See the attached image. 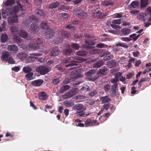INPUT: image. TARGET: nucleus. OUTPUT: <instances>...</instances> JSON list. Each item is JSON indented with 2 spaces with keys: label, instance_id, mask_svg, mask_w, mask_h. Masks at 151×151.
Instances as JSON below:
<instances>
[{
  "label": "nucleus",
  "instance_id": "nucleus-16",
  "mask_svg": "<svg viewBox=\"0 0 151 151\" xmlns=\"http://www.w3.org/2000/svg\"><path fill=\"white\" fill-rule=\"evenodd\" d=\"M60 50L59 48L58 47H55L52 48L50 55L51 56H56L58 54Z\"/></svg>",
  "mask_w": 151,
  "mask_h": 151
},
{
  "label": "nucleus",
  "instance_id": "nucleus-64",
  "mask_svg": "<svg viewBox=\"0 0 151 151\" xmlns=\"http://www.w3.org/2000/svg\"><path fill=\"white\" fill-rule=\"evenodd\" d=\"M20 70L19 67L18 66H15L12 68V70L16 72H17L19 71Z\"/></svg>",
  "mask_w": 151,
  "mask_h": 151
},
{
  "label": "nucleus",
  "instance_id": "nucleus-37",
  "mask_svg": "<svg viewBox=\"0 0 151 151\" xmlns=\"http://www.w3.org/2000/svg\"><path fill=\"white\" fill-rule=\"evenodd\" d=\"M73 93H72L71 91H70L65 94L63 96L65 98L69 99L74 96Z\"/></svg>",
  "mask_w": 151,
  "mask_h": 151
},
{
  "label": "nucleus",
  "instance_id": "nucleus-43",
  "mask_svg": "<svg viewBox=\"0 0 151 151\" xmlns=\"http://www.w3.org/2000/svg\"><path fill=\"white\" fill-rule=\"evenodd\" d=\"M37 27H38L37 25L34 24H32L30 25L29 29L32 32L35 31H37Z\"/></svg>",
  "mask_w": 151,
  "mask_h": 151
},
{
  "label": "nucleus",
  "instance_id": "nucleus-18",
  "mask_svg": "<svg viewBox=\"0 0 151 151\" xmlns=\"http://www.w3.org/2000/svg\"><path fill=\"white\" fill-rule=\"evenodd\" d=\"M18 33L20 36L24 38L28 37L27 32L24 30H20L18 31Z\"/></svg>",
  "mask_w": 151,
  "mask_h": 151
},
{
  "label": "nucleus",
  "instance_id": "nucleus-24",
  "mask_svg": "<svg viewBox=\"0 0 151 151\" xmlns=\"http://www.w3.org/2000/svg\"><path fill=\"white\" fill-rule=\"evenodd\" d=\"M8 36L6 34H2L0 40L1 42L4 43L8 40Z\"/></svg>",
  "mask_w": 151,
  "mask_h": 151
},
{
  "label": "nucleus",
  "instance_id": "nucleus-28",
  "mask_svg": "<svg viewBox=\"0 0 151 151\" xmlns=\"http://www.w3.org/2000/svg\"><path fill=\"white\" fill-rule=\"evenodd\" d=\"M70 86L68 85H65L60 88V92L63 93L64 92L68 90L70 88Z\"/></svg>",
  "mask_w": 151,
  "mask_h": 151
},
{
  "label": "nucleus",
  "instance_id": "nucleus-11",
  "mask_svg": "<svg viewBox=\"0 0 151 151\" xmlns=\"http://www.w3.org/2000/svg\"><path fill=\"white\" fill-rule=\"evenodd\" d=\"M17 5H14L13 6L12 9L13 13H14L16 14L18 13L19 9H22V6L20 3L17 2Z\"/></svg>",
  "mask_w": 151,
  "mask_h": 151
},
{
  "label": "nucleus",
  "instance_id": "nucleus-44",
  "mask_svg": "<svg viewBox=\"0 0 151 151\" xmlns=\"http://www.w3.org/2000/svg\"><path fill=\"white\" fill-rule=\"evenodd\" d=\"M27 47L30 50H33L38 49L39 47L37 46H35L29 44L27 46Z\"/></svg>",
  "mask_w": 151,
  "mask_h": 151
},
{
  "label": "nucleus",
  "instance_id": "nucleus-17",
  "mask_svg": "<svg viewBox=\"0 0 151 151\" xmlns=\"http://www.w3.org/2000/svg\"><path fill=\"white\" fill-rule=\"evenodd\" d=\"M78 70H79V69H78L77 68H75L73 70L72 72L70 74V75L71 76H74L73 77H71V78L72 79H76L77 78V75L78 73Z\"/></svg>",
  "mask_w": 151,
  "mask_h": 151
},
{
  "label": "nucleus",
  "instance_id": "nucleus-60",
  "mask_svg": "<svg viewBox=\"0 0 151 151\" xmlns=\"http://www.w3.org/2000/svg\"><path fill=\"white\" fill-rule=\"evenodd\" d=\"M60 82V81L59 80V79L58 78H56L54 79H53L52 83L54 85H56L59 83Z\"/></svg>",
  "mask_w": 151,
  "mask_h": 151
},
{
  "label": "nucleus",
  "instance_id": "nucleus-56",
  "mask_svg": "<svg viewBox=\"0 0 151 151\" xmlns=\"http://www.w3.org/2000/svg\"><path fill=\"white\" fill-rule=\"evenodd\" d=\"M110 25L112 28L114 29H119L121 28L119 26L116 25V24H114L112 23L111 24H110Z\"/></svg>",
  "mask_w": 151,
  "mask_h": 151
},
{
  "label": "nucleus",
  "instance_id": "nucleus-55",
  "mask_svg": "<svg viewBox=\"0 0 151 151\" xmlns=\"http://www.w3.org/2000/svg\"><path fill=\"white\" fill-rule=\"evenodd\" d=\"M73 52V50L71 48H68L66 49L65 51V54L66 55H69Z\"/></svg>",
  "mask_w": 151,
  "mask_h": 151
},
{
  "label": "nucleus",
  "instance_id": "nucleus-30",
  "mask_svg": "<svg viewBox=\"0 0 151 151\" xmlns=\"http://www.w3.org/2000/svg\"><path fill=\"white\" fill-rule=\"evenodd\" d=\"M60 5V3L58 2L52 3L50 4L49 6L50 9H53L57 8Z\"/></svg>",
  "mask_w": 151,
  "mask_h": 151
},
{
  "label": "nucleus",
  "instance_id": "nucleus-10",
  "mask_svg": "<svg viewBox=\"0 0 151 151\" xmlns=\"http://www.w3.org/2000/svg\"><path fill=\"white\" fill-rule=\"evenodd\" d=\"M8 50L10 51H12L14 53H17L18 50V46L15 45H8Z\"/></svg>",
  "mask_w": 151,
  "mask_h": 151
},
{
  "label": "nucleus",
  "instance_id": "nucleus-40",
  "mask_svg": "<svg viewBox=\"0 0 151 151\" xmlns=\"http://www.w3.org/2000/svg\"><path fill=\"white\" fill-rule=\"evenodd\" d=\"M18 28L14 26H12L10 27V31L13 34H14L18 32Z\"/></svg>",
  "mask_w": 151,
  "mask_h": 151
},
{
  "label": "nucleus",
  "instance_id": "nucleus-1",
  "mask_svg": "<svg viewBox=\"0 0 151 151\" xmlns=\"http://www.w3.org/2000/svg\"><path fill=\"white\" fill-rule=\"evenodd\" d=\"M1 59L2 61L8 62L10 64H14L15 63V61L12 57L9 52L7 51L2 52Z\"/></svg>",
  "mask_w": 151,
  "mask_h": 151
},
{
  "label": "nucleus",
  "instance_id": "nucleus-51",
  "mask_svg": "<svg viewBox=\"0 0 151 151\" xmlns=\"http://www.w3.org/2000/svg\"><path fill=\"white\" fill-rule=\"evenodd\" d=\"M71 46L73 48L76 50H78L80 47V46L78 44L74 43H73L71 45Z\"/></svg>",
  "mask_w": 151,
  "mask_h": 151
},
{
  "label": "nucleus",
  "instance_id": "nucleus-42",
  "mask_svg": "<svg viewBox=\"0 0 151 151\" xmlns=\"http://www.w3.org/2000/svg\"><path fill=\"white\" fill-rule=\"evenodd\" d=\"M36 58L33 57L29 56L26 59V62L27 63H30L35 61Z\"/></svg>",
  "mask_w": 151,
  "mask_h": 151
},
{
  "label": "nucleus",
  "instance_id": "nucleus-58",
  "mask_svg": "<svg viewBox=\"0 0 151 151\" xmlns=\"http://www.w3.org/2000/svg\"><path fill=\"white\" fill-rule=\"evenodd\" d=\"M107 46L102 43H99L97 45L96 47L98 48H102L107 47Z\"/></svg>",
  "mask_w": 151,
  "mask_h": 151
},
{
  "label": "nucleus",
  "instance_id": "nucleus-9",
  "mask_svg": "<svg viewBox=\"0 0 151 151\" xmlns=\"http://www.w3.org/2000/svg\"><path fill=\"white\" fill-rule=\"evenodd\" d=\"M45 32V36L47 38H50L52 37L55 34L54 30L49 28Z\"/></svg>",
  "mask_w": 151,
  "mask_h": 151
},
{
  "label": "nucleus",
  "instance_id": "nucleus-57",
  "mask_svg": "<svg viewBox=\"0 0 151 151\" xmlns=\"http://www.w3.org/2000/svg\"><path fill=\"white\" fill-rule=\"evenodd\" d=\"M112 23L115 24H119L121 23V20L120 19H114L112 21Z\"/></svg>",
  "mask_w": 151,
  "mask_h": 151
},
{
  "label": "nucleus",
  "instance_id": "nucleus-53",
  "mask_svg": "<svg viewBox=\"0 0 151 151\" xmlns=\"http://www.w3.org/2000/svg\"><path fill=\"white\" fill-rule=\"evenodd\" d=\"M61 18H63V20H66L68 16V14L65 13H61Z\"/></svg>",
  "mask_w": 151,
  "mask_h": 151
},
{
  "label": "nucleus",
  "instance_id": "nucleus-12",
  "mask_svg": "<svg viewBox=\"0 0 151 151\" xmlns=\"http://www.w3.org/2000/svg\"><path fill=\"white\" fill-rule=\"evenodd\" d=\"M44 81L41 79H39L32 81V84L35 86H39L41 85L43 83Z\"/></svg>",
  "mask_w": 151,
  "mask_h": 151
},
{
  "label": "nucleus",
  "instance_id": "nucleus-62",
  "mask_svg": "<svg viewBox=\"0 0 151 151\" xmlns=\"http://www.w3.org/2000/svg\"><path fill=\"white\" fill-rule=\"evenodd\" d=\"M74 58L75 59L80 61H85V58L78 56L74 57Z\"/></svg>",
  "mask_w": 151,
  "mask_h": 151
},
{
  "label": "nucleus",
  "instance_id": "nucleus-41",
  "mask_svg": "<svg viewBox=\"0 0 151 151\" xmlns=\"http://www.w3.org/2000/svg\"><path fill=\"white\" fill-rule=\"evenodd\" d=\"M76 54L79 56H84L87 55V52L84 51H77Z\"/></svg>",
  "mask_w": 151,
  "mask_h": 151
},
{
  "label": "nucleus",
  "instance_id": "nucleus-21",
  "mask_svg": "<svg viewBox=\"0 0 151 151\" xmlns=\"http://www.w3.org/2000/svg\"><path fill=\"white\" fill-rule=\"evenodd\" d=\"M104 63L103 61L102 60H100L93 64V67L94 68H99L103 66Z\"/></svg>",
  "mask_w": 151,
  "mask_h": 151
},
{
  "label": "nucleus",
  "instance_id": "nucleus-33",
  "mask_svg": "<svg viewBox=\"0 0 151 151\" xmlns=\"http://www.w3.org/2000/svg\"><path fill=\"white\" fill-rule=\"evenodd\" d=\"M22 70L24 73H31L32 71V68L29 66L24 67Z\"/></svg>",
  "mask_w": 151,
  "mask_h": 151
},
{
  "label": "nucleus",
  "instance_id": "nucleus-15",
  "mask_svg": "<svg viewBox=\"0 0 151 151\" xmlns=\"http://www.w3.org/2000/svg\"><path fill=\"white\" fill-rule=\"evenodd\" d=\"M107 69L104 66L99 69L98 73L101 75H105L107 74Z\"/></svg>",
  "mask_w": 151,
  "mask_h": 151
},
{
  "label": "nucleus",
  "instance_id": "nucleus-48",
  "mask_svg": "<svg viewBox=\"0 0 151 151\" xmlns=\"http://www.w3.org/2000/svg\"><path fill=\"white\" fill-rule=\"evenodd\" d=\"M136 35L137 34H133L130 35L129 36V37L130 38H133L132 39V40H133L134 41H135L137 40L140 35H137L136 36Z\"/></svg>",
  "mask_w": 151,
  "mask_h": 151
},
{
  "label": "nucleus",
  "instance_id": "nucleus-19",
  "mask_svg": "<svg viewBox=\"0 0 151 151\" xmlns=\"http://www.w3.org/2000/svg\"><path fill=\"white\" fill-rule=\"evenodd\" d=\"M35 12L42 18H43L45 17V14L41 9H37L35 10Z\"/></svg>",
  "mask_w": 151,
  "mask_h": 151
},
{
  "label": "nucleus",
  "instance_id": "nucleus-54",
  "mask_svg": "<svg viewBox=\"0 0 151 151\" xmlns=\"http://www.w3.org/2000/svg\"><path fill=\"white\" fill-rule=\"evenodd\" d=\"M36 42L37 43V46L39 47L40 45H41L42 44V42L41 39L39 38H37L36 40Z\"/></svg>",
  "mask_w": 151,
  "mask_h": 151
},
{
  "label": "nucleus",
  "instance_id": "nucleus-2",
  "mask_svg": "<svg viewBox=\"0 0 151 151\" xmlns=\"http://www.w3.org/2000/svg\"><path fill=\"white\" fill-rule=\"evenodd\" d=\"M63 62L65 64L68 63V65H65V67H66L78 65L77 62L75 60H74L73 58L72 57H69L64 59Z\"/></svg>",
  "mask_w": 151,
  "mask_h": 151
},
{
  "label": "nucleus",
  "instance_id": "nucleus-32",
  "mask_svg": "<svg viewBox=\"0 0 151 151\" xmlns=\"http://www.w3.org/2000/svg\"><path fill=\"white\" fill-rule=\"evenodd\" d=\"M116 64V62L113 60H110L107 63V65L108 67L110 68H111L114 67Z\"/></svg>",
  "mask_w": 151,
  "mask_h": 151
},
{
  "label": "nucleus",
  "instance_id": "nucleus-38",
  "mask_svg": "<svg viewBox=\"0 0 151 151\" xmlns=\"http://www.w3.org/2000/svg\"><path fill=\"white\" fill-rule=\"evenodd\" d=\"M34 73L31 72L29 73H27V74L25 75V78L27 80V81H30L33 79L32 76L33 75Z\"/></svg>",
  "mask_w": 151,
  "mask_h": 151
},
{
  "label": "nucleus",
  "instance_id": "nucleus-3",
  "mask_svg": "<svg viewBox=\"0 0 151 151\" xmlns=\"http://www.w3.org/2000/svg\"><path fill=\"white\" fill-rule=\"evenodd\" d=\"M36 69L41 75H45L49 71V68L48 67L44 66H41L37 67Z\"/></svg>",
  "mask_w": 151,
  "mask_h": 151
},
{
  "label": "nucleus",
  "instance_id": "nucleus-61",
  "mask_svg": "<svg viewBox=\"0 0 151 151\" xmlns=\"http://www.w3.org/2000/svg\"><path fill=\"white\" fill-rule=\"evenodd\" d=\"M110 105L111 104L110 103L105 104L103 106V107L104 109L106 110H107L109 108Z\"/></svg>",
  "mask_w": 151,
  "mask_h": 151
},
{
  "label": "nucleus",
  "instance_id": "nucleus-26",
  "mask_svg": "<svg viewBox=\"0 0 151 151\" xmlns=\"http://www.w3.org/2000/svg\"><path fill=\"white\" fill-rule=\"evenodd\" d=\"M101 5H104L106 6H112L114 5V3L111 1H109L106 0L102 1L101 2Z\"/></svg>",
  "mask_w": 151,
  "mask_h": 151
},
{
  "label": "nucleus",
  "instance_id": "nucleus-13",
  "mask_svg": "<svg viewBox=\"0 0 151 151\" xmlns=\"http://www.w3.org/2000/svg\"><path fill=\"white\" fill-rule=\"evenodd\" d=\"M27 56V54L26 53L21 52L18 53L17 55V58L21 60H23L25 59Z\"/></svg>",
  "mask_w": 151,
  "mask_h": 151
},
{
  "label": "nucleus",
  "instance_id": "nucleus-35",
  "mask_svg": "<svg viewBox=\"0 0 151 151\" xmlns=\"http://www.w3.org/2000/svg\"><path fill=\"white\" fill-rule=\"evenodd\" d=\"M83 106L82 104H77L73 107V109L74 110L80 111L83 109Z\"/></svg>",
  "mask_w": 151,
  "mask_h": 151
},
{
  "label": "nucleus",
  "instance_id": "nucleus-36",
  "mask_svg": "<svg viewBox=\"0 0 151 151\" xmlns=\"http://www.w3.org/2000/svg\"><path fill=\"white\" fill-rule=\"evenodd\" d=\"M103 89L106 93L109 92L111 89L110 85L108 84H104L103 86Z\"/></svg>",
  "mask_w": 151,
  "mask_h": 151
},
{
  "label": "nucleus",
  "instance_id": "nucleus-59",
  "mask_svg": "<svg viewBox=\"0 0 151 151\" xmlns=\"http://www.w3.org/2000/svg\"><path fill=\"white\" fill-rule=\"evenodd\" d=\"M85 123L86 127H88L89 126L90 124H91V120L90 119H88L86 120Z\"/></svg>",
  "mask_w": 151,
  "mask_h": 151
},
{
  "label": "nucleus",
  "instance_id": "nucleus-52",
  "mask_svg": "<svg viewBox=\"0 0 151 151\" xmlns=\"http://www.w3.org/2000/svg\"><path fill=\"white\" fill-rule=\"evenodd\" d=\"M84 42L86 44L90 45H94L96 44L95 42L89 40H86Z\"/></svg>",
  "mask_w": 151,
  "mask_h": 151
},
{
  "label": "nucleus",
  "instance_id": "nucleus-7",
  "mask_svg": "<svg viewBox=\"0 0 151 151\" xmlns=\"http://www.w3.org/2000/svg\"><path fill=\"white\" fill-rule=\"evenodd\" d=\"M118 88V83L113 84L111 86L110 95L113 97L115 96L116 94V91Z\"/></svg>",
  "mask_w": 151,
  "mask_h": 151
},
{
  "label": "nucleus",
  "instance_id": "nucleus-14",
  "mask_svg": "<svg viewBox=\"0 0 151 151\" xmlns=\"http://www.w3.org/2000/svg\"><path fill=\"white\" fill-rule=\"evenodd\" d=\"M94 14H96L97 17L99 19H103L104 16V14L100 10H96L93 13Z\"/></svg>",
  "mask_w": 151,
  "mask_h": 151
},
{
  "label": "nucleus",
  "instance_id": "nucleus-31",
  "mask_svg": "<svg viewBox=\"0 0 151 151\" xmlns=\"http://www.w3.org/2000/svg\"><path fill=\"white\" fill-rule=\"evenodd\" d=\"M40 27L42 29L47 30L49 28L46 22L45 21H43L41 23Z\"/></svg>",
  "mask_w": 151,
  "mask_h": 151
},
{
  "label": "nucleus",
  "instance_id": "nucleus-25",
  "mask_svg": "<svg viewBox=\"0 0 151 151\" xmlns=\"http://www.w3.org/2000/svg\"><path fill=\"white\" fill-rule=\"evenodd\" d=\"M13 40L15 42L17 43H20L22 41V39L16 35H14Z\"/></svg>",
  "mask_w": 151,
  "mask_h": 151
},
{
  "label": "nucleus",
  "instance_id": "nucleus-45",
  "mask_svg": "<svg viewBox=\"0 0 151 151\" xmlns=\"http://www.w3.org/2000/svg\"><path fill=\"white\" fill-rule=\"evenodd\" d=\"M64 105L67 107H70L73 106L74 104L71 101H65L63 102Z\"/></svg>",
  "mask_w": 151,
  "mask_h": 151
},
{
  "label": "nucleus",
  "instance_id": "nucleus-27",
  "mask_svg": "<svg viewBox=\"0 0 151 151\" xmlns=\"http://www.w3.org/2000/svg\"><path fill=\"white\" fill-rule=\"evenodd\" d=\"M78 116L85 117L89 115L90 114L89 113L85 114V112L82 111H77L76 113Z\"/></svg>",
  "mask_w": 151,
  "mask_h": 151
},
{
  "label": "nucleus",
  "instance_id": "nucleus-8",
  "mask_svg": "<svg viewBox=\"0 0 151 151\" xmlns=\"http://www.w3.org/2000/svg\"><path fill=\"white\" fill-rule=\"evenodd\" d=\"M102 55L105 56L103 58V60L104 61L109 60L113 57V55L108 51L104 52L102 54Z\"/></svg>",
  "mask_w": 151,
  "mask_h": 151
},
{
  "label": "nucleus",
  "instance_id": "nucleus-47",
  "mask_svg": "<svg viewBox=\"0 0 151 151\" xmlns=\"http://www.w3.org/2000/svg\"><path fill=\"white\" fill-rule=\"evenodd\" d=\"M139 2L136 1H132L130 4V6L133 8H136L139 6Z\"/></svg>",
  "mask_w": 151,
  "mask_h": 151
},
{
  "label": "nucleus",
  "instance_id": "nucleus-34",
  "mask_svg": "<svg viewBox=\"0 0 151 151\" xmlns=\"http://www.w3.org/2000/svg\"><path fill=\"white\" fill-rule=\"evenodd\" d=\"M96 73V70L94 69L91 70H90L87 71L86 75L88 77H91L93 75Z\"/></svg>",
  "mask_w": 151,
  "mask_h": 151
},
{
  "label": "nucleus",
  "instance_id": "nucleus-39",
  "mask_svg": "<svg viewBox=\"0 0 151 151\" xmlns=\"http://www.w3.org/2000/svg\"><path fill=\"white\" fill-rule=\"evenodd\" d=\"M89 90L90 88L89 86L87 85H85L83 86L81 89V92L83 93H85Z\"/></svg>",
  "mask_w": 151,
  "mask_h": 151
},
{
  "label": "nucleus",
  "instance_id": "nucleus-50",
  "mask_svg": "<svg viewBox=\"0 0 151 151\" xmlns=\"http://www.w3.org/2000/svg\"><path fill=\"white\" fill-rule=\"evenodd\" d=\"M62 35V36H65L66 37H70V34L68 32H66L64 30H62L61 31Z\"/></svg>",
  "mask_w": 151,
  "mask_h": 151
},
{
  "label": "nucleus",
  "instance_id": "nucleus-6",
  "mask_svg": "<svg viewBox=\"0 0 151 151\" xmlns=\"http://www.w3.org/2000/svg\"><path fill=\"white\" fill-rule=\"evenodd\" d=\"M75 12L76 16L80 18H86L87 16V14L82 10H77Z\"/></svg>",
  "mask_w": 151,
  "mask_h": 151
},
{
  "label": "nucleus",
  "instance_id": "nucleus-20",
  "mask_svg": "<svg viewBox=\"0 0 151 151\" xmlns=\"http://www.w3.org/2000/svg\"><path fill=\"white\" fill-rule=\"evenodd\" d=\"M38 96L39 99L43 100H45L47 98V94L44 92L42 91L39 93Z\"/></svg>",
  "mask_w": 151,
  "mask_h": 151
},
{
  "label": "nucleus",
  "instance_id": "nucleus-29",
  "mask_svg": "<svg viewBox=\"0 0 151 151\" xmlns=\"http://www.w3.org/2000/svg\"><path fill=\"white\" fill-rule=\"evenodd\" d=\"M149 0H141L140 7L141 8L145 7L147 5Z\"/></svg>",
  "mask_w": 151,
  "mask_h": 151
},
{
  "label": "nucleus",
  "instance_id": "nucleus-5",
  "mask_svg": "<svg viewBox=\"0 0 151 151\" xmlns=\"http://www.w3.org/2000/svg\"><path fill=\"white\" fill-rule=\"evenodd\" d=\"M18 20V16L16 15L13 16L9 17L7 19L9 25H13L17 23Z\"/></svg>",
  "mask_w": 151,
  "mask_h": 151
},
{
  "label": "nucleus",
  "instance_id": "nucleus-63",
  "mask_svg": "<svg viewBox=\"0 0 151 151\" xmlns=\"http://www.w3.org/2000/svg\"><path fill=\"white\" fill-rule=\"evenodd\" d=\"M97 92L96 91H93L89 93L88 95L91 97H92L96 95L97 94Z\"/></svg>",
  "mask_w": 151,
  "mask_h": 151
},
{
  "label": "nucleus",
  "instance_id": "nucleus-22",
  "mask_svg": "<svg viewBox=\"0 0 151 151\" xmlns=\"http://www.w3.org/2000/svg\"><path fill=\"white\" fill-rule=\"evenodd\" d=\"M99 99L102 101L103 104L108 103L111 100V99L109 98L107 96L101 97L99 98Z\"/></svg>",
  "mask_w": 151,
  "mask_h": 151
},
{
  "label": "nucleus",
  "instance_id": "nucleus-4",
  "mask_svg": "<svg viewBox=\"0 0 151 151\" xmlns=\"http://www.w3.org/2000/svg\"><path fill=\"white\" fill-rule=\"evenodd\" d=\"M2 17L4 18H5L7 15H11L12 14L13 11L12 7H7L6 10H2Z\"/></svg>",
  "mask_w": 151,
  "mask_h": 151
},
{
  "label": "nucleus",
  "instance_id": "nucleus-46",
  "mask_svg": "<svg viewBox=\"0 0 151 151\" xmlns=\"http://www.w3.org/2000/svg\"><path fill=\"white\" fill-rule=\"evenodd\" d=\"M14 0H7L5 3L6 6H10L13 5L14 3Z\"/></svg>",
  "mask_w": 151,
  "mask_h": 151
},
{
  "label": "nucleus",
  "instance_id": "nucleus-23",
  "mask_svg": "<svg viewBox=\"0 0 151 151\" xmlns=\"http://www.w3.org/2000/svg\"><path fill=\"white\" fill-rule=\"evenodd\" d=\"M146 15V13L141 12L138 15L137 17V18L140 21L145 22V18Z\"/></svg>",
  "mask_w": 151,
  "mask_h": 151
},
{
  "label": "nucleus",
  "instance_id": "nucleus-49",
  "mask_svg": "<svg viewBox=\"0 0 151 151\" xmlns=\"http://www.w3.org/2000/svg\"><path fill=\"white\" fill-rule=\"evenodd\" d=\"M122 33L124 35L129 34L130 32V30L127 28L123 29L121 30Z\"/></svg>",
  "mask_w": 151,
  "mask_h": 151
}]
</instances>
